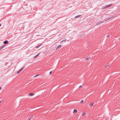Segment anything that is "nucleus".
I'll use <instances>...</instances> for the list:
<instances>
[{
  "label": "nucleus",
  "instance_id": "nucleus-24",
  "mask_svg": "<svg viewBox=\"0 0 120 120\" xmlns=\"http://www.w3.org/2000/svg\"><path fill=\"white\" fill-rule=\"evenodd\" d=\"M31 118H30L29 119V120H30L31 119Z\"/></svg>",
  "mask_w": 120,
  "mask_h": 120
},
{
  "label": "nucleus",
  "instance_id": "nucleus-5",
  "mask_svg": "<svg viewBox=\"0 0 120 120\" xmlns=\"http://www.w3.org/2000/svg\"><path fill=\"white\" fill-rule=\"evenodd\" d=\"M8 43V41L7 40L5 41H4V44H6Z\"/></svg>",
  "mask_w": 120,
  "mask_h": 120
},
{
  "label": "nucleus",
  "instance_id": "nucleus-16",
  "mask_svg": "<svg viewBox=\"0 0 120 120\" xmlns=\"http://www.w3.org/2000/svg\"><path fill=\"white\" fill-rule=\"evenodd\" d=\"M86 59L87 60H89V58H87Z\"/></svg>",
  "mask_w": 120,
  "mask_h": 120
},
{
  "label": "nucleus",
  "instance_id": "nucleus-17",
  "mask_svg": "<svg viewBox=\"0 0 120 120\" xmlns=\"http://www.w3.org/2000/svg\"><path fill=\"white\" fill-rule=\"evenodd\" d=\"M52 71H50L49 73V74H51L52 73Z\"/></svg>",
  "mask_w": 120,
  "mask_h": 120
},
{
  "label": "nucleus",
  "instance_id": "nucleus-7",
  "mask_svg": "<svg viewBox=\"0 0 120 120\" xmlns=\"http://www.w3.org/2000/svg\"><path fill=\"white\" fill-rule=\"evenodd\" d=\"M34 94L33 93H30L29 94V95L30 96H32Z\"/></svg>",
  "mask_w": 120,
  "mask_h": 120
},
{
  "label": "nucleus",
  "instance_id": "nucleus-23",
  "mask_svg": "<svg viewBox=\"0 0 120 120\" xmlns=\"http://www.w3.org/2000/svg\"><path fill=\"white\" fill-rule=\"evenodd\" d=\"M85 113H83L82 114V115H85Z\"/></svg>",
  "mask_w": 120,
  "mask_h": 120
},
{
  "label": "nucleus",
  "instance_id": "nucleus-15",
  "mask_svg": "<svg viewBox=\"0 0 120 120\" xmlns=\"http://www.w3.org/2000/svg\"><path fill=\"white\" fill-rule=\"evenodd\" d=\"M20 71L19 70L17 72V74H18L19 73Z\"/></svg>",
  "mask_w": 120,
  "mask_h": 120
},
{
  "label": "nucleus",
  "instance_id": "nucleus-25",
  "mask_svg": "<svg viewBox=\"0 0 120 120\" xmlns=\"http://www.w3.org/2000/svg\"><path fill=\"white\" fill-rule=\"evenodd\" d=\"M2 88L1 87H0V90Z\"/></svg>",
  "mask_w": 120,
  "mask_h": 120
},
{
  "label": "nucleus",
  "instance_id": "nucleus-20",
  "mask_svg": "<svg viewBox=\"0 0 120 120\" xmlns=\"http://www.w3.org/2000/svg\"><path fill=\"white\" fill-rule=\"evenodd\" d=\"M109 37V35H108L107 36V38H108Z\"/></svg>",
  "mask_w": 120,
  "mask_h": 120
},
{
  "label": "nucleus",
  "instance_id": "nucleus-21",
  "mask_svg": "<svg viewBox=\"0 0 120 120\" xmlns=\"http://www.w3.org/2000/svg\"><path fill=\"white\" fill-rule=\"evenodd\" d=\"M66 40V39L65 40H63V41H62L61 42V43L62 42H63L64 41H65V40Z\"/></svg>",
  "mask_w": 120,
  "mask_h": 120
},
{
  "label": "nucleus",
  "instance_id": "nucleus-6",
  "mask_svg": "<svg viewBox=\"0 0 120 120\" xmlns=\"http://www.w3.org/2000/svg\"><path fill=\"white\" fill-rule=\"evenodd\" d=\"M42 45V44H40L38 46H37L36 47V48L37 49L39 47L41 46Z\"/></svg>",
  "mask_w": 120,
  "mask_h": 120
},
{
  "label": "nucleus",
  "instance_id": "nucleus-9",
  "mask_svg": "<svg viewBox=\"0 0 120 120\" xmlns=\"http://www.w3.org/2000/svg\"><path fill=\"white\" fill-rule=\"evenodd\" d=\"M94 104V103H90L89 105V106H90V107H91Z\"/></svg>",
  "mask_w": 120,
  "mask_h": 120
},
{
  "label": "nucleus",
  "instance_id": "nucleus-3",
  "mask_svg": "<svg viewBox=\"0 0 120 120\" xmlns=\"http://www.w3.org/2000/svg\"><path fill=\"white\" fill-rule=\"evenodd\" d=\"M5 45H4L0 47V51L5 46Z\"/></svg>",
  "mask_w": 120,
  "mask_h": 120
},
{
  "label": "nucleus",
  "instance_id": "nucleus-12",
  "mask_svg": "<svg viewBox=\"0 0 120 120\" xmlns=\"http://www.w3.org/2000/svg\"><path fill=\"white\" fill-rule=\"evenodd\" d=\"M39 53L38 54V55H36V56H34V58H36V57H37L39 55Z\"/></svg>",
  "mask_w": 120,
  "mask_h": 120
},
{
  "label": "nucleus",
  "instance_id": "nucleus-13",
  "mask_svg": "<svg viewBox=\"0 0 120 120\" xmlns=\"http://www.w3.org/2000/svg\"><path fill=\"white\" fill-rule=\"evenodd\" d=\"M24 68H25V67H24L23 68H22L21 69H20L19 70L20 71H21Z\"/></svg>",
  "mask_w": 120,
  "mask_h": 120
},
{
  "label": "nucleus",
  "instance_id": "nucleus-28",
  "mask_svg": "<svg viewBox=\"0 0 120 120\" xmlns=\"http://www.w3.org/2000/svg\"><path fill=\"white\" fill-rule=\"evenodd\" d=\"M1 26V25L0 24V26Z\"/></svg>",
  "mask_w": 120,
  "mask_h": 120
},
{
  "label": "nucleus",
  "instance_id": "nucleus-11",
  "mask_svg": "<svg viewBox=\"0 0 120 120\" xmlns=\"http://www.w3.org/2000/svg\"><path fill=\"white\" fill-rule=\"evenodd\" d=\"M81 15H77L76 16H75V18H78Z\"/></svg>",
  "mask_w": 120,
  "mask_h": 120
},
{
  "label": "nucleus",
  "instance_id": "nucleus-4",
  "mask_svg": "<svg viewBox=\"0 0 120 120\" xmlns=\"http://www.w3.org/2000/svg\"><path fill=\"white\" fill-rule=\"evenodd\" d=\"M61 45H60L58 46L56 48V49H60V48H61Z\"/></svg>",
  "mask_w": 120,
  "mask_h": 120
},
{
  "label": "nucleus",
  "instance_id": "nucleus-14",
  "mask_svg": "<svg viewBox=\"0 0 120 120\" xmlns=\"http://www.w3.org/2000/svg\"><path fill=\"white\" fill-rule=\"evenodd\" d=\"M84 101L83 100H82L80 102V103L82 104L83 102Z\"/></svg>",
  "mask_w": 120,
  "mask_h": 120
},
{
  "label": "nucleus",
  "instance_id": "nucleus-8",
  "mask_svg": "<svg viewBox=\"0 0 120 120\" xmlns=\"http://www.w3.org/2000/svg\"><path fill=\"white\" fill-rule=\"evenodd\" d=\"M74 113H76L77 112V110L76 109H74L73 111Z\"/></svg>",
  "mask_w": 120,
  "mask_h": 120
},
{
  "label": "nucleus",
  "instance_id": "nucleus-26",
  "mask_svg": "<svg viewBox=\"0 0 120 120\" xmlns=\"http://www.w3.org/2000/svg\"><path fill=\"white\" fill-rule=\"evenodd\" d=\"M33 117V116H31V117L30 118H32Z\"/></svg>",
  "mask_w": 120,
  "mask_h": 120
},
{
  "label": "nucleus",
  "instance_id": "nucleus-19",
  "mask_svg": "<svg viewBox=\"0 0 120 120\" xmlns=\"http://www.w3.org/2000/svg\"><path fill=\"white\" fill-rule=\"evenodd\" d=\"M109 64L107 66H106V67L105 68H107V67H108V66H109Z\"/></svg>",
  "mask_w": 120,
  "mask_h": 120
},
{
  "label": "nucleus",
  "instance_id": "nucleus-2",
  "mask_svg": "<svg viewBox=\"0 0 120 120\" xmlns=\"http://www.w3.org/2000/svg\"><path fill=\"white\" fill-rule=\"evenodd\" d=\"M112 4H111L109 5L106 6H105V7H104L103 8V9H105L106 8H109L111 5H112Z\"/></svg>",
  "mask_w": 120,
  "mask_h": 120
},
{
  "label": "nucleus",
  "instance_id": "nucleus-1",
  "mask_svg": "<svg viewBox=\"0 0 120 120\" xmlns=\"http://www.w3.org/2000/svg\"><path fill=\"white\" fill-rule=\"evenodd\" d=\"M104 22V21H101V22H99L97 23L96 24V25H98L100 24H101L103 23Z\"/></svg>",
  "mask_w": 120,
  "mask_h": 120
},
{
  "label": "nucleus",
  "instance_id": "nucleus-18",
  "mask_svg": "<svg viewBox=\"0 0 120 120\" xmlns=\"http://www.w3.org/2000/svg\"><path fill=\"white\" fill-rule=\"evenodd\" d=\"M38 75H35V76H34V77H37V76H38Z\"/></svg>",
  "mask_w": 120,
  "mask_h": 120
},
{
  "label": "nucleus",
  "instance_id": "nucleus-10",
  "mask_svg": "<svg viewBox=\"0 0 120 120\" xmlns=\"http://www.w3.org/2000/svg\"><path fill=\"white\" fill-rule=\"evenodd\" d=\"M112 17H109V18H107V19L105 20V21L107 20H108L109 19H111L112 18Z\"/></svg>",
  "mask_w": 120,
  "mask_h": 120
},
{
  "label": "nucleus",
  "instance_id": "nucleus-27",
  "mask_svg": "<svg viewBox=\"0 0 120 120\" xmlns=\"http://www.w3.org/2000/svg\"><path fill=\"white\" fill-rule=\"evenodd\" d=\"M1 100L0 101V103L1 102Z\"/></svg>",
  "mask_w": 120,
  "mask_h": 120
},
{
  "label": "nucleus",
  "instance_id": "nucleus-22",
  "mask_svg": "<svg viewBox=\"0 0 120 120\" xmlns=\"http://www.w3.org/2000/svg\"><path fill=\"white\" fill-rule=\"evenodd\" d=\"M82 87V86H79V88L81 87Z\"/></svg>",
  "mask_w": 120,
  "mask_h": 120
}]
</instances>
